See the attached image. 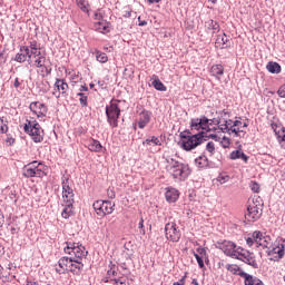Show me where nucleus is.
<instances>
[{
	"instance_id": "nucleus-1",
	"label": "nucleus",
	"mask_w": 285,
	"mask_h": 285,
	"mask_svg": "<svg viewBox=\"0 0 285 285\" xmlns=\"http://www.w3.org/2000/svg\"><path fill=\"white\" fill-rule=\"evenodd\" d=\"M219 250L226 255V257H232V259H239L252 268H259L257 259H255V253L248 252L242 246H237L233 240H223L217 243Z\"/></svg>"
},
{
	"instance_id": "nucleus-2",
	"label": "nucleus",
	"mask_w": 285,
	"mask_h": 285,
	"mask_svg": "<svg viewBox=\"0 0 285 285\" xmlns=\"http://www.w3.org/2000/svg\"><path fill=\"white\" fill-rule=\"evenodd\" d=\"M166 170L174 177V179H179V181H184L190 175V167L188 164L179 163V160L167 157L166 158Z\"/></svg>"
},
{
	"instance_id": "nucleus-3",
	"label": "nucleus",
	"mask_w": 285,
	"mask_h": 285,
	"mask_svg": "<svg viewBox=\"0 0 285 285\" xmlns=\"http://www.w3.org/2000/svg\"><path fill=\"white\" fill-rule=\"evenodd\" d=\"M264 213V200L262 197L257 196L252 200H248L247 213L245 214V219L255 223L261 219Z\"/></svg>"
},
{
	"instance_id": "nucleus-4",
	"label": "nucleus",
	"mask_w": 285,
	"mask_h": 285,
	"mask_svg": "<svg viewBox=\"0 0 285 285\" xmlns=\"http://www.w3.org/2000/svg\"><path fill=\"white\" fill-rule=\"evenodd\" d=\"M180 148L183 150H195L197 146H202L206 139H204V131H199L198 134H194L191 136H186L184 134H180Z\"/></svg>"
},
{
	"instance_id": "nucleus-5",
	"label": "nucleus",
	"mask_w": 285,
	"mask_h": 285,
	"mask_svg": "<svg viewBox=\"0 0 285 285\" xmlns=\"http://www.w3.org/2000/svg\"><path fill=\"white\" fill-rule=\"evenodd\" d=\"M23 130L26 135L31 137L35 144H41V141H43V128H41V125H39L37 120H27Z\"/></svg>"
},
{
	"instance_id": "nucleus-6",
	"label": "nucleus",
	"mask_w": 285,
	"mask_h": 285,
	"mask_svg": "<svg viewBox=\"0 0 285 285\" xmlns=\"http://www.w3.org/2000/svg\"><path fill=\"white\" fill-rule=\"evenodd\" d=\"M107 121L112 128L119 126V117H121V108L117 100H111L110 105L106 107Z\"/></svg>"
},
{
	"instance_id": "nucleus-7",
	"label": "nucleus",
	"mask_w": 285,
	"mask_h": 285,
	"mask_svg": "<svg viewBox=\"0 0 285 285\" xmlns=\"http://www.w3.org/2000/svg\"><path fill=\"white\" fill-rule=\"evenodd\" d=\"M23 177H46V166L38 161H32L26 165L22 169Z\"/></svg>"
},
{
	"instance_id": "nucleus-8",
	"label": "nucleus",
	"mask_w": 285,
	"mask_h": 285,
	"mask_svg": "<svg viewBox=\"0 0 285 285\" xmlns=\"http://www.w3.org/2000/svg\"><path fill=\"white\" fill-rule=\"evenodd\" d=\"M246 244L249 247H252L253 244H257V246H262V248H269L272 242L271 236L264 235V233L256 230L246 238Z\"/></svg>"
},
{
	"instance_id": "nucleus-9",
	"label": "nucleus",
	"mask_w": 285,
	"mask_h": 285,
	"mask_svg": "<svg viewBox=\"0 0 285 285\" xmlns=\"http://www.w3.org/2000/svg\"><path fill=\"white\" fill-rule=\"evenodd\" d=\"M94 209L99 217H106V215H112L115 212V203L110 200H96Z\"/></svg>"
},
{
	"instance_id": "nucleus-10",
	"label": "nucleus",
	"mask_w": 285,
	"mask_h": 285,
	"mask_svg": "<svg viewBox=\"0 0 285 285\" xmlns=\"http://www.w3.org/2000/svg\"><path fill=\"white\" fill-rule=\"evenodd\" d=\"M67 246L65 247V253L67 255H71L73 257H86L88 255V250L79 243L67 242Z\"/></svg>"
},
{
	"instance_id": "nucleus-11",
	"label": "nucleus",
	"mask_w": 285,
	"mask_h": 285,
	"mask_svg": "<svg viewBox=\"0 0 285 285\" xmlns=\"http://www.w3.org/2000/svg\"><path fill=\"white\" fill-rule=\"evenodd\" d=\"M165 234L169 242H179L181 239V230L177 226V223H167L165 225Z\"/></svg>"
},
{
	"instance_id": "nucleus-12",
	"label": "nucleus",
	"mask_w": 285,
	"mask_h": 285,
	"mask_svg": "<svg viewBox=\"0 0 285 285\" xmlns=\"http://www.w3.org/2000/svg\"><path fill=\"white\" fill-rule=\"evenodd\" d=\"M190 130H196L197 132H199V130H210V119H208L206 116H203L202 118L191 119Z\"/></svg>"
},
{
	"instance_id": "nucleus-13",
	"label": "nucleus",
	"mask_w": 285,
	"mask_h": 285,
	"mask_svg": "<svg viewBox=\"0 0 285 285\" xmlns=\"http://www.w3.org/2000/svg\"><path fill=\"white\" fill-rule=\"evenodd\" d=\"M272 244L267 247V254L269 257H275V259H282L285 255V240L278 242L272 249L273 239L271 238Z\"/></svg>"
},
{
	"instance_id": "nucleus-14",
	"label": "nucleus",
	"mask_w": 285,
	"mask_h": 285,
	"mask_svg": "<svg viewBox=\"0 0 285 285\" xmlns=\"http://www.w3.org/2000/svg\"><path fill=\"white\" fill-rule=\"evenodd\" d=\"M61 185H62V199H63V202H75V190L70 186V179L63 177Z\"/></svg>"
},
{
	"instance_id": "nucleus-15",
	"label": "nucleus",
	"mask_w": 285,
	"mask_h": 285,
	"mask_svg": "<svg viewBox=\"0 0 285 285\" xmlns=\"http://www.w3.org/2000/svg\"><path fill=\"white\" fill-rule=\"evenodd\" d=\"M75 262V256L70 255V257L63 256L58 261V265L56 266V273L58 275H63L66 271L70 269L71 264Z\"/></svg>"
},
{
	"instance_id": "nucleus-16",
	"label": "nucleus",
	"mask_w": 285,
	"mask_h": 285,
	"mask_svg": "<svg viewBox=\"0 0 285 285\" xmlns=\"http://www.w3.org/2000/svg\"><path fill=\"white\" fill-rule=\"evenodd\" d=\"M53 86L56 90L53 95H56L57 99H59L61 95L62 97H68V89L70 87L68 86V82H66V80L57 78Z\"/></svg>"
},
{
	"instance_id": "nucleus-17",
	"label": "nucleus",
	"mask_w": 285,
	"mask_h": 285,
	"mask_svg": "<svg viewBox=\"0 0 285 285\" xmlns=\"http://www.w3.org/2000/svg\"><path fill=\"white\" fill-rule=\"evenodd\" d=\"M31 112L37 115V117H46L48 115V107L43 102L35 101L29 106Z\"/></svg>"
},
{
	"instance_id": "nucleus-18",
	"label": "nucleus",
	"mask_w": 285,
	"mask_h": 285,
	"mask_svg": "<svg viewBox=\"0 0 285 285\" xmlns=\"http://www.w3.org/2000/svg\"><path fill=\"white\" fill-rule=\"evenodd\" d=\"M83 257L73 256V262L69 266V273H72L73 275H81V271H83V263L81 261Z\"/></svg>"
},
{
	"instance_id": "nucleus-19",
	"label": "nucleus",
	"mask_w": 285,
	"mask_h": 285,
	"mask_svg": "<svg viewBox=\"0 0 285 285\" xmlns=\"http://www.w3.org/2000/svg\"><path fill=\"white\" fill-rule=\"evenodd\" d=\"M31 59H33V66L36 68H45L46 75H50L52 72V68L46 66V55L40 53Z\"/></svg>"
},
{
	"instance_id": "nucleus-20",
	"label": "nucleus",
	"mask_w": 285,
	"mask_h": 285,
	"mask_svg": "<svg viewBox=\"0 0 285 285\" xmlns=\"http://www.w3.org/2000/svg\"><path fill=\"white\" fill-rule=\"evenodd\" d=\"M151 117H153V112H150V111L144 109V110L139 114L138 128H140L141 130H144V128L150 124Z\"/></svg>"
},
{
	"instance_id": "nucleus-21",
	"label": "nucleus",
	"mask_w": 285,
	"mask_h": 285,
	"mask_svg": "<svg viewBox=\"0 0 285 285\" xmlns=\"http://www.w3.org/2000/svg\"><path fill=\"white\" fill-rule=\"evenodd\" d=\"M213 124H215V126H218V129L222 132H227L228 135H232L233 130H230V121H226V119H222V118H214Z\"/></svg>"
},
{
	"instance_id": "nucleus-22",
	"label": "nucleus",
	"mask_w": 285,
	"mask_h": 285,
	"mask_svg": "<svg viewBox=\"0 0 285 285\" xmlns=\"http://www.w3.org/2000/svg\"><path fill=\"white\" fill-rule=\"evenodd\" d=\"M75 200H63L65 208L62 209V217L63 219H68L69 217H72L73 208H75Z\"/></svg>"
},
{
	"instance_id": "nucleus-23",
	"label": "nucleus",
	"mask_w": 285,
	"mask_h": 285,
	"mask_svg": "<svg viewBox=\"0 0 285 285\" xmlns=\"http://www.w3.org/2000/svg\"><path fill=\"white\" fill-rule=\"evenodd\" d=\"M215 46L216 48L224 50V48H228L230 46V40H228L226 33H220L216 38Z\"/></svg>"
},
{
	"instance_id": "nucleus-24",
	"label": "nucleus",
	"mask_w": 285,
	"mask_h": 285,
	"mask_svg": "<svg viewBox=\"0 0 285 285\" xmlns=\"http://www.w3.org/2000/svg\"><path fill=\"white\" fill-rule=\"evenodd\" d=\"M165 197L169 204H175V202L179 199V190H177L176 188L169 187L165 193Z\"/></svg>"
},
{
	"instance_id": "nucleus-25",
	"label": "nucleus",
	"mask_w": 285,
	"mask_h": 285,
	"mask_svg": "<svg viewBox=\"0 0 285 285\" xmlns=\"http://www.w3.org/2000/svg\"><path fill=\"white\" fill-rule=\"evenodd\" d=\"M30 55V48L23 46L20 48V52L16 55L14 57V61H17L18 63H23Z\"/></svg>"
},
{
	"instance_id": "nucleus-26",
	"label": "nucleus",
	"mask_w": 285,
	"mask_h": 285,
	"mask_svg": "<svg viewBox=\"0 0 285 285\" xmlns=\"http://www.w3.org/2000/svg\"><path fill=\"white\" fill-rule=\"evenodd\" d=\"M240 277L245 278V285H264L262 279H259L256 276H253L248 273H240Z\"/></svg>"
},
{
	"instance_id": "nucleus-27",
	"label": "nucleus",
	"mask_w": 285,
	"mask_h": 285,
	"mask_svg": "<svg viewBox=\"0 0 285 285\" xmlns=\"http://www.w3.org/2000/svg\"><path fill=\"white\" fill-rule=\"evenodd\" d=\"M229 159H242L244 164H248L249 157L242 149H237L230 153Z\"/></svg>"
},
{
	"instance_id": "nucleus-28",
	"label": "nucleus",
	"mask_w": 285,
	"mask_h": 285,
	"mask_svg": "<svg viewBox=\"0 0 285 285\" xmlns=\"http://www.w3.org/2000/svg\"><path fill=\"white\" fill-rule=\"evenodd\" d=\"M151 86L155 88V90H159L160 92H166L167 90V88L164 86V82L159 80L157 75L151 76Z\"/></svg>"
},
{
	"instance_id": "nucleus-29",
	"label": "nucleus",
	"mask_w": 285,
	"mask_h": 285,
	"mask_svg": "<svg viewBox=\"0 0 285 285\" xmlns=\"http://www.w3.org/2000/svg\"><path fill=\"white\" fill-rule=\"evenodd\" d=\"M87 148L91 150V153H101L104 147L101 146V142H99V140L91 138Z\"/></svg>"
},
{
	"instance_id": "nucleus-30",
	"label": "nucleus",
	"mask_w": 285,
	"mask_h": 285,
	"mask_svg": "<svg viewBox=\"0 0 285 285\" xmlns=\"http://www.w3.org/2000/svg\"><path fill=\"white\" fill-rule=\"evenodd\" d=\"M212 77H216L219 81L220 77L224 75V66L222 65H214L209 70Z\"/></svg>"
},
{
	"instance_id": "nucleus-31",
	"label": "nucleus",
	"mask_w": 285,
	"mask_h": 285,
	"mask_svg": "<svg viewBox=\"0 0 285 285\" xmlns=\"http://www.w3.org/2000/svg\"><path fill=\"white\" fill-rule=\"evenodd\" d=\"M94 28L98 32H101L102 35H106L107 32H110V26H108V22H106V21L95 22Z\"/></svg>"
},
{
	"instance_id": "nucleus-32",
	"label": "nucleus",
	"mask_w": 285,
	"mask_h": 285,
	"mask_svg": "<svg viewBox=\"0 0 285 285\" xmlns=\"http://www.w3.org/2000/svg\"><path fill=\"white\" fill-rule=\"evenodd\" d=\"M266 68L272 75H279L282 72V66L277 62L269 61Z\"/></svg>"
},
{
	"instance_id": "nucleus-33",
	"label": "nucleus",
	"mask_w": 285,
	"mask_h": 285,
	"mask_svg": "<svg viewBox=\"0 0 285 285\" xmlns=\"http://www.w3.org/2000/svg\"><path fill=\"white\" fill-rule=\"evenodd\" d=\"M226 269L232 273V275H239V277H242V273H246L242 271L237 264H227Z\"/></svg>"
},
{
	"instance_id": "nucleus-34",
	"label": "nucleus",
	"mask_w": 285,
	"mask_h": 285,
	"mask_svg": "<svg viewBox=\"0 0 285 285\" xmlns=\"http://www.w3.org/2000/svg\"><path fill=\"white\" fill-rule=\"evenodd\" d=\"M142 146H161V140L157 136H151L142 141Z\"/></svg>"
},
{
	"instance_id": "nucleus-35",
	"label": "nucleus",
	"mask_w": 285,
	"mask_h": 285,
	"mask_svg": "<svg viewBox=\"0 0 285 285\" xmlns=\"http://www.w3.org/2000/svg\"><path fill=\"white\" fill-rule=\"evenodd\" d=\"M195 164L197 168H208V157L206 156H199L198 158L195 159Z\"/></svg>"
},
{
	"instance_id": "nucleus-36",
	"label": "nucleus",
	"mask_w": 285,
	"mask_h": 285,
	"mask_svg": "<svg viewBox=\"0 0 285 285\" xmlns=\"http://www.w3.org/2000/svg\"><path fill=\"white\" fill-rule=\"evenodd\" d=\"M78 8L88 14L90 12V3L88 0H76Z\"/></svg>"
},
{
	"instance_id": "nucleus-37",
	"label": "nucleus",
	"mask_w": 285,
	"mask_h": 285,
	"mask_svg": "<svg viewBox=\"0 0 285 285\" xmlns=\"http://www.w3.org/2000/svg\"><path fill=\"white\" fill-rule=\"evenodd\" d=\"M95 56L97 61H99V63H107L108 55H106L105 52H101L98 49H95Z\"/></svg>"
},
{
	"instance_id": "nucleus-38",
	"label": "nucleus",
	"mask_w": 285,
	"mask_h": 285,
	"mask_svg": "<svg viewBox=\"0 0 285 285\" xmlns=\"http://www.w3.org/2000/svg\"><path fill=\"white\" fill-rule=\"evenodd\" d=\"M206 26L209 30L213 31V33L215 35L216 32H219L220 30V27H219V23L215 20H209L206 22Z\"/></svg>"
},
{
	"instance_id": "nucleus-39",
	"label": "nucleus",
	"mask_w": 285,
	"mask_h": 285,
	"mask_svg": "<svg viewBox=\"0 0 285 285\" xmlns=\"http://www.w3.org/2000/svg\"><path fill=\"white\" fill-rule=\"evenodd\" d=\"M110 268L107 271V275L110 279V282H112V279H115V277L117 276V265L110 263Z\"/></svg>"
},
{
	"instance_id": "nucleus-40",
	"label": "nucleus",
	"mask_w": 285,
	"mask_h": 285,
	"mask_svg": "<svg viewBox=\"0 0 285 285\" xmlns=\"http://www.w3.org/2000/svg\"><path fill=\"white\" fill-rule=\"evenodd\" d=\"M230 130L234 137H239V139H244V137H246V131H244V129L232 127Z\"/></svg>"
},
{
	"instance_id": "nucleus-41",
	"label": "nucleus",
	"mask_w": 285,
	"mask_h": 285,
	"mask_svg": "<svg viewBox=\"0 0 285 285\" xmlns=\"http://www.w3.org/2000/svg\"><path fill=\"white\" fill-rule=\"evenodd\" d=\"M206 151L208 153L209 157H213L216 151L215 142L214 141H208L206 145Z\"/></svg>"
},
{
	"instance_id": "nucleus-42",
	"label": "nucleus",
	"mask_w": 285,
	"mask_h": 285,
	"mask_svg": "<svg viewBox=\"0 0 285 285\" xmlns=\"http://www.w3.org/2000/svg\"><path fill=\"white\" fill-rule=\"evenodd\" d=\"M6 132H8V120L0 118V134L6 135Z\"/></svg>"
},
{
	"instance_id": "nucleus-43",
	"label": "nucleus",
	"mask_w": 285,
	"mask_h": 285,
	"mask_svg": "<svg viewBox=\"0 0 285 285\" xmlns=\"http://www.w3.org/2000/svg\"><path fill=\"white\" fill-rule=\"evenodd\" d=\"M78 97H80V98H79L80 105H81L83 108L88 107V96H86L83 92H79V94H78Z\"/></svg>"
},
{
	"instance_id": "nucleus-44",
	"label": "nucleus",
	"mask_w": 285,
	"mask_h": 285,
	"mask_svg": "<svg viewBox=\"0 0 285 285\" xmlns=\"http://www.w3.org/2000/svg\"><path fill=\"white\" fill-rule=\"evenodd\" d=\"M41 55V47L36 49H29V59L32 60L33 57H39Z\"/></svg>"
},
{
	"instance_id": "nucleus-45",
	"label": "nucleus",
	"mask_w": 285,
	"mask_h": 285,
	"mask_svg": "<svg viewBox=\"0 0 285 285\" xmlns=\"http://www.w3.org/2000/svg\"><path fill=\"white\" fill-rule=\"evenodd\" d=\"M217 181H219V184H226V183L230 181V176H228L226 174H220L217 177Z\"/></svg>"
},
{
	"instance_id": "nucleus-46",
	"label": "nucleus",
	"mask_w": 285,
	"mask_h": 285,
	"mask_svg": "<svg viewBox=\"0 0 285 285\" xmlns=\"http://www.w3.org/2000/svg\"><path fill=\"white\" fill-rule=\"evenodd\" d=\"M249 187H250V190H252L253 193H259V190H261V187H259L258 183L255 181V180H252V181L249 183Z\"/></svg>"
},
{
	"instance_id": "nucleus-47",
	"label": "nucleus",
	"mask_w": 285,
	"mask_h": 285,
	"mask_svg": "<svg viewBox=\"0 0 285 285\" xmlns=\"http://www.w3.org/2000/svg\"><path fill=\"white\" fill-rule=\"evenodd\" d=\"M94 19H95L96 23H101L104 21V14L101 13L100 10L95 12Z\"/></svg>"
},
{
	"instance_id": "nucleus-48",
	"label": "nucleus",
	"mask_w": 285,
	"mask_h": 285,
	"mask_svg": "<svg viewBox=\"0 0 285 285\" xmlns=\"http://www.w3.org/2000/svg\"><path fill=\"white\" fill-rule=\"evenodd\" d=\"M26 48H29V50H33L36 48H41V45L37 42V40H32L29 42V46H24Z\"/></svg>"
},
{
	"instance_id": "nucleus-49",
	"label": "nucleus",
	"mask_w": 285,
	"mask_h": 285,
	"mask_svg": "<svg viewBox=\"0 0 285 285\" xmlns=\"http://www.w3.org/2000/svg\"><path fill=\"white\" fill-rule=\"evenodd\" d=\"M220 144H222L223 148H229L230 147V138L223 137Z\"/></svg>"
},
{
	"instance_id": "nucleus-50",
	"label": "nucleus",
	"mask_w": 285,
	"mask_h": 285,
	"mask_svg": "<svg viewBox=\"0 0 285 285\" xmlns=\"http://www.w3.org/2000/svg\"><path fill=\"white\" fill-rule=\"evenodd\" d=\"M226 117H230V111L224 109L219 112L218 119H226Z\"/></svg>"
},
{
	"instance_id": "nucleus-51",
	"label": "nucleus",
	"mask_w": 285,
	"mask_h": 285,
	"mask_svg": "<svg viewBox=\"0 0 285 285\" xmlns=\"http://www.w3.org/2000/svg\"><path fill=\"white\" fill-rule=\"evenodd\" d=\"M196 252L198 253V255H200L202 257H208V254L206 253V248H204V247H198L197 249H196Z\"/></svg>"
},
{
	"instance_id": "nucleus-52",
	"label": "nucleus",
	"mask_w": 285,
	"mask_h": 285,
	"mask_svg": "<svg viewBox=\"0 0 285 285\" xmlns=\"http://www.w3.org/2000/svg\"><path fill=\"white\" fill-rule=\"evenodd\" d=\"M277 95H278L282 99H285V83L279 87V89L277 90Z\"/></svg>"
},
{
	"instance_id": "nucleus-53",
	"label": "nucleus",
	"mask_w": 285,
	"mask_h": 285,
	"mask_svg": "<svg viewBox=\"0 0 285 285\" xmlns=\"http://www.w3.org/2000/svg\"><path fill=\"white\" fill-rule=\"evenodd\" d=\"M110 282H112L116 285H119V284L124 285V284H126V281L122 277H120V278H111Z\"/></svg>"
},
{
	"instance_id": "nucleus-54",
	"label": "nucleus",
	"mask_w": 285,
	"mask_h": 285,
	"mask_svg": "<svg viewBox=\"0 0 285 285\" xmlns=\"http://www.w3.org/2000/svg\"><path fill=\"white\" fill-rule=\"evenodd\" d=\"M138 228L140 229L141 235H146V229H144V218H140Z\"/></svg>"
},
{
	"instance_id": "nucleus-55",
	"label": "nucleus",
	"mask_w": 285,
	"mask_h": 285,
	"mask_svg": "<svg viewBox=\"0 0 285 285\" xmlns=\"http://www.w3.org/2000/svg\"><path fill=\"white\" fill-rule=\"evenodd\" d=\"M70 81H72L73 83H77V82L79 81V75L73 73V75L70 77Z\"/></svg>"
},
{
	"instance_id": "nucleus-56",
	"label": "nucleus",
	"mask_w": 285,
	"mask_h": 285,
	"mask_svg": "<svg viewBox=\"0 0 285 285\" xmlns=\"http://www.w3.org/2000/svg\"><path fill=\"white\" fill-rule=\"evenodd\" d=\"M204 259H206V257H202V256H200V258L196 259V262L198 263L199 268H204Z\"/></svg>"
},
{
	"instance_id": "nucleus-57",
	"label": "nucleus",
	"mask_w": 285,
	"mask_h": 285,
	"mask_svg": "<svg viewBox=\"0 0 285 285\" xmlns=\"http://www.w3.org/2000/svg\"><path fill=\"white\" fill-rule=\"evenodd\" d=\"M242 126V121L240 120H235L233 122V126H230V128H239Z\"/></svg>"
},
{
	"instance_id": "nucleus-58",
	"label": "nucleus",
	"mask_w": 285,
	"mask_h": 285,
	"mask_svg": "<svg viewBox=\"0 0 285 285\" xmlns=\"http://www.w3.org/2000/svg\"><path fill=\"white\" fill-rule=\"evenodd\" d=\"M107 195H108L109 199H115V191L114 190L108 189Z\"/></svg>"
},
{
	"instance_id": "nucleus-59",
	"label": "nucleus",
	"mask_w": 285,
	"mask_h": 285,
	"mask_svg": "<svg viewBox=\"0 0 285 285\" xmlns=\"http://www.w3.org/2000/svg\"><path fill=\"white\" fill-rule=\"evenodd\" d=\"M19 86H21V81H19V78H16L13 82V88H19Z\"/></svg>"
},
{
	"instance_id": "nucleus-60",
	"label": "nucleus",
	"mask_w": 285,
	"mask_h": 285,
	"mask_svg": "<svg viewBox=\"0 0 285 285\" xmlns=\"http://www.w3.org/2000/svg\"><path fill=\"white\" fill-rule=\"evenodd\" d=\"M7 144L9 145V146H12L13 144H14V138H12V137H9V138H7Z\"/></svg>"
},
{
	"instance_id": "nucleus-61",
	"label": "nucleus",
	"mask_w": 285,
	"mask_h": 285,
	"mask_svg": "<svg viewBox=\"0 0 285 285\" xmlns=\"http://www.w3.org/2000/svg\"><path fill=\"white\" fill-rule=\"evenodd\" d=\"M3 222H6V218L3 217V213L0 212V228L3 226Z\"/></svg>"
},
{
	"instance_id": "nucleus-62",
	"label": "nucleus",
	"mask_w": 285,
	"mask_h": 285,
	"mask_svg": "<svg viewBox=\"0 0 285 285\" xmlns=\"http://www.w3.org/2000/svg\"><path fill=\"white\" fill-rule=\"evenodd\" d=\"M80 92H88V86H86V85L81 86Z\"/></svg>"
},
{
	"instance_id": "nucleus-63",
	"label": "nucleus",
	"mask_w": 285,
	"mask_h": 285,
	"mask_svg": "<svg viewBox=\"0 0 285 285\" xmlns=\"http://www.w3.org/2000/svg\"><path fill=\"white\" fill-rule=\"evenodd\" d=\"M173 285H184V278H181L179 282L174 283Z\"/></svg>"
},
{
	"instance_id": "nucleus-64",
	"label": "nucleus",
	"mask_w": 285,
	"mask_h": 285,
	"mask_svg": "<svg viewBox=\"0 0 285 285\" xmlns=\"http://www.w3.org/2000/svg\"><path fill=\"white\" fill-rule=\"evenodd\" d=\"M27 285H39V283L27 281Z\"/></svg>"
}]
</instances>
